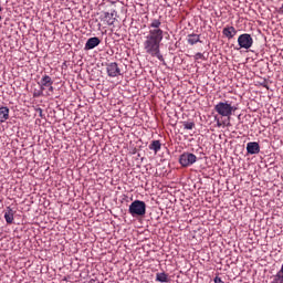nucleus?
Segmentation results:
<instances>
[{
    "label": "nucleus",
    "mask_w": 283,
    "mask_h": 283,
    "mask_svg": "<svg viewBox=\"0 0 283 283\" xmlns=\"http://www.w3.org/2000/svg\"><path fill=\"white\" fill-rule=\"evenodd\" d=\"M40 96H43V91L40 88L39 91L33 92V98H39Z\"/></svg>",
    "instance_id": "nucleus-18"
},
{
    "label": "nucleus",
    "mask_w": 283,
    "mask_h": 283,
    "mask_svg": "<svg viewBox=\"0 0 283 283\" xmlns=\"http://www.w3.org/2000/svg\"><path fill=\"white\" fill-rule=\"evenodd\" d=\"M38 85L42 92H45V96H52L54 94V81H52L50 75H43Z\"/></svg>",
    "instance_id": "nucleus-4"
},
{
    "label": "nucleus",
    "mask_w": 283,
    "mask_h": 283,
    "mask_svg": "<svg viewBox=\"0 0 283 283\" xmlns=\"http://www.w3.org/2000/svg\"><path fill=\"white\" fill-rule=\"evenodd\" d=\"M156 282H169V274L159 272L156 274Z\"/></svg>",
    "instance_id": "nucleus-16"
},
{
    "label": "nucleus",
    "mask_w": 283,
    "mask_h": 283,
    "mask_svg": "<svg viewBox=\"0 0 283 283\" xmlns=\"http://www.w3.org/2000/svg\"><path fill=\"white\" fill-rule=\"evenodd\" d=\"M187 41L189 45H196V43H200V34L191 33L188 35Z\"/></svg>",
    "instance_id": "nucleus-14"
},
{
    "label": "nucleus",
    "mask_w": 283,
    "mask_h": 283,
    "mask_svg": "<svg viewBox=\"0 0 283 283\" xmlns=\"http://www.w3.org/2000/svg\"><path fill=\"white\" fill-rule=\"evenodd\" d=\"M196 127V123L193 122H184V129H193Z\"/></svg>",
    "instance_id": "nucleus-17"
},
{
    "label": "nucleus",
    "mask_w": 283,
    "mask_h": 283,
    "mask_svg": "<svg viewBox=\"0 0 283 283\" xmlns=\"http://www.w3.org/2000/svg\"><path fill=\"white\" fill-rule=\"evenodd\" d=\"M99 19L101 21H103V23H105V25H114V23H116V18H114V11L112 13L104 12Z\"/></svg>",
    "instance_id": "nucleus-8"
},
{
    "label": "nucleus",
    "mask_w": 283,
    "mask_h": 283,
    "mask_svg": "<svg viewBox=\"0 0 283 283\" xmlns=\"http://www.w3.org/2000/svg\"><path fill=\"white\" fill-rule=\"evenodd\" d=\"M218 127H222V123L220 120L217 122Z\"/></svg>",
    "instance_id": "nucleus-21"
},
{
    "label": "nucleus",
    "mask_w": 283,
    "mask_h": 283,
    "mask_svg": "<svg viewBox=\"0 0 283 283\" xmlns=\"http://www.w3.org/2000/svg\"><path fill=\"white\" fill-rule=\"evenodd\" d=\"M0 12H3V7L0 6ZM1 19H3L1 15H0V21Z\"/></svg>",
    "instance_id": "nucleus-20"
},
{
    "label": "nucleus",
    "mask_w": 283,
    "mask_h": 283,
    "mask_svg": "<svg viewBox=\"0 0 283 283\" xmlns=\"http://www.w3.org/2000/svg\"><path fill=\"white\" fill-rule=\"evenodd\" d=\"M222 34L223 36H226V39H233V36H235V34H238V30H235L234 27H224L222 30Z\"/></svg>",
    "instance_id": "nucleus-10"
},
{
    "label": "nucleus",
    "mask_w": 283,
    "mask_h": 283,
    "mask_svg": "<svg viewBox=\"0 0 283 283\" xmlns=\"http://www.w3.org/2000/svg\"><path fill=\"white\" fill-rule=\"evenodd\" d=\"M106 72L111 78H116V76H120V67H118V63L112 62L106 65Z\"/></svg>",
    "instance_id": "nucleus-7"
},
{
    "label": "nucleus",
    "mask_w": 283,
    "mask_h": 283,
    "mask_svg": "<svg viewBox=\"0 0 283 283\" xmlns=\"http://www.w3.org/2000/svg\"><path fill=\"white\" fill-rule=\"evenodd\" d=\"M4 220L7 224H12V222H14V211L12 210V208H7V211L4 212Z\"/></svg>",
    "instance_id": "nucleus-13"
},
{
    "label": "nucleus",
    "mask_w": 283,
    "mask_h": 283,
    "mask_svg": "<svg viewBox=\"0 0 283 283\" xmlns=\"http://www.w3.org/2000/svg\"><path fill=\"white\" fill-rule=\"evenodd\" d=\"M195 61H205V54L202 53H196Z\"/></svg>",
    "instance_id": "nucleus-19"
},
{
    "label": "nucleus",
    "mask_w": 283,
    "mask_h": 283,
    "mask_svg": "<svg viewBox=\"0 0 283 283\" xmlns=\"http://www.w3.org/2000/svg\"><path fill=\"white\" fill-rule=\"evenodd\" d=\"M128 213H130L133 218H140L147 213V205L145 201L135 200L130 203Z\"/></svg>",
    "instance_id": "nucleus-3"
},
{
    "label": "nucleus",
    "mask_w": 283,
    "mask_h": 283,
    "mask_svg": "<svg viewBox=\"0 0 283 283\" xmlns=\"http://www.w3.org/2000/svg\"><path fill=\"white\" fill-rule=\"evenodd\" d=\"M163 147V144H160V140H153L149 145V149L154 151L155 154H158Z\"/></svg>",
    "instance_id": "nucleus-15"
},
{
    "label": "nucleus",
    "mask_w": 283,
    "mask_h": 283,
    "mask_svg": "<svg viewBox=\"0 0 283 283\" xmlns=\"http://www.w3.org/2000/svg\"><path fill=\"white\" fill-rule=\"evenodd\" d=\"M97 45H101V39L94 36V38H90L86 41L84 49L85 50H94V48H97Z\"/></svg>",
    "instance_id": "nucleus-9"
},
{
    "label": "nucleus",
    "mask_w": 283,
    "mask_h": 283,
    "mask_svg": "<svg viewBox=\"0 0 283 283\" xmlns=\"http://www.w3.org/2000/svg\"><path fill=\"white\" fill-rule=\"evenodd\" d=\"M10 118V108L2 106L0 107V123H6Z\"/></svg>",
    "instance_id": "nucleus-12"
},
{
    "label": "nucleus",
    "mask_w": 283,
    "mask_h": 283,
    "mask_svg": "<svg viewBox=\"0 0 283 283\" xmlns=\"http://www.w3.org/2000/svg\"><path fill=\"white\" fill-rule=\"evenodd\" d=\"M197 160L198 157L195 154L184 153L179 157V165H181V167H191V165H193Z\"/></svg>",
    "instance_id": "nucleus-6"
},
{
    "label": "nucleus",
    "mask_w": 283,
    "mask_h": 283,
    "mask_svg": "<svg viewBox=\"0 0 283 283\" xmlns=\"http://www.w3.org/2000/svg\"><path fill=\"white\" fill-rule=\"evenodd\" d=\"M247 151L248 154H251V155L258 154L260 151V144H258L256 142L248 143Z\"/></svg>",
    "instance_id": "nucleus-11"
},
{
    "label": "nucleus",
    "mask_w": 283,
    "mask_h": 283,
    "mask_svg": "<svg viewBox=\"0 0 283 283\" xmlns=\"http://www.w3.org/2000/svg\"><path fill=\"white\" fill-rule=\"evenodd\" d=\"M238 45L240 50H251V48H253V36L249 33L239 35Z\"/></svg>",
    "instance_id": "nucleus-5"
},
{
    "label": "nucleus",
    "mask_w": 283,
    "mask_h": 283,
    "mask_svg": "<svg viewBox=\"0 0 283 283\" xmlns=\"http://www.w3.org/2000/svg\"><path fill=\"white\" fill-rule=\"evenodd\" d=\"M163 21L160 19H151L148 24V32L144 33L143 48L146 54L158 59V61H165L163 53H160V43L165 38V32L160 29Z\"/></svg>",
    "instance_id": "nucleus-1"
},
{
    "label": "nucleus",
    "mask_w": 283,
    "mask_h": 283,
    "mask_svg": "<svg viewBox=\"0 0 283 283\" xmlns=\"http://www.w3.org/2000/svg\"><path fill=\"white\" fill-rule=\"evenodd\" d=\"M214 112H217V114L223 118H231V116L238 112V105L230 101L219 102L214 106Z\"/></svg>",
    "instance_id": "nucleus-2"
}]
</instances>
